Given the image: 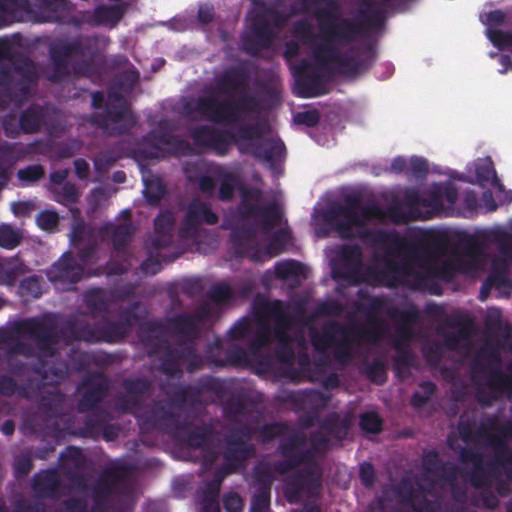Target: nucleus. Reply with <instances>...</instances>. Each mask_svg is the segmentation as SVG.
Returning a JSON list of instances; mask_svg holds the SVG:
<instances>
[{
    "label": "nucleus",
    "mask_w": 512,
    "mask_h": 512,
    "mask_svg": "<svg viewBox=\"0 0 512 512\" xmlns=\"http://www.w3.org/2000/svg\"><path fill=\"white\" fill-rule=\"evenodd\" d=\"M365 298L368 300V303L357 307L358 310L366 314V325L362 327L364 330H377L379 341H381L388 333V326L377 313L385 308L386 301L382 297L376 296H366Z\"/></svg>",
    "instance_id": "obj_40"
},
{
    "label": "nucleus",
    "mask_w": 512,
    "mask_h": 512,
    "mask_svg": "<svg viewBox=\"0 0 512 512\" xmlns=\"http://www.w3.org/2000/svg\"><path fill=\"white\" fill-rule=\"evenodd\" d=\"M352 417L348 414L340 415L337 412H331L319 421V428L329 435L330 440H335L337 443L342 442L347 438L351 427Z\"/></svg>",
    "instance_id": "obj_39"
},
{
    "label": "nucleus",
    "mask_w": 512,
    "mask_h": 512,
    "mask_svg": "<svg viewBox=\"0 0 512 512\" xmlns=\"http://www.w3.org/2000/svg\"><path fill=\"white\" fill-rule=\"evenodd\" d=\"M60 340L70 345L77 341L87 343H117L127 337L118 321L105 320L102 324L78 325L76 319H68L60 331Z\"/></svg>",
    "instance_id": "obj_12"
},
{
    "label": "nucleus",
    "mask_w": 512,
    "mask_h": 512,
    "mask_svg": "<svg viewBox=\"0 0 512 512\" xmlns=\"http://www.w3.org/2000/svg\"><path fill=\"white\" fill-rule=\"evenodd\" d=\"M250 78L251 65L248 62L229 66L215 76V90L219 94L237 96V98L251 95L249 93Z\"/></svg>",
    "instance_id": "obj_19"
},
{
    "label": "nucleus",
    "mask_w": 512,
    "mask_h": 512,
    "mask_svg": "<svg viewBox=\"0 0 512 512\" xmlns=\"http://www.w3.org/2000/svg\"><path fill=\"white\" fill-rule=\"evenodd\" d=\"M137 337L150 359L160 358L159 369L168 377L182 375L181 363L186 364L189 373L201 369L204 364L193 341L179 342L176 347L170 345L162 319L141 322Z\"/></svg>",
    "instance_id": "obj_4"
},
{
    "label": "nucleus",
    "mask_w": 512,
    "mask_h": 512,
    "mask_svg": "<svg viewBox=\"0 0 512 512\" xmlns=\"http://www.w3.org/2000/svg\"><path fill=\"white\" fill-rule=\"evenodd\" d=\"M62 482L54 468L43 470L33 476L31 488L39 498L57 500L60 497Z\"/></svg>",
    "instance_id": "obj_36"
},
{
    "label": "nucleus",
    "mask_w": 512,
    "mask_h": 512,
    "mask_svg": "<svg viewBox=\"0 0 512 512\" xmlns=\"http://www.w3.org/2000/svg\"><path fill=\"white\" fill-rule=\"evenodd\" d=\"M104 234L110 235L114 254L107 263L109 275H123L131 266V252L128 246L135 234L136 228L131 222L115 224L106 223L102 227Z\"/></svg>",
    "instance_id": "obj_15"
},
{
    "label": "nucleus",
    "mask_w": 512,
    "mask_h": 512,
    "mask_svg": "<svg viewBox=\"0 0 512 512\" xmlns=\"http://www.w3.org/2000/svg\"><path fill=\"white\" fill-rule=\"evenodd\" d=\"M123 393L116 399L117 409L136 414L141 410L144 398L151 390V383L144 377L125 378L121 382Z\"/></svg>",
    "instance_id": "obj_26"
},
{
    "label": "nucleus",
    "mask_w": 512,
    "mask_h": 512,
    "mask_svg": "<svg viewBox=\"0 0 512 512\" xmlns=\"http://www.w3.org/2000/svg\"><path fill=\"white\" fill-rule=\"evenodd\" d=\"M484 470L490 477L491 485L493 481L501 477L502 471H504L508 479H512V451H508L505 454L494 455L492 459L485 463Z\"/></svg>",
    "instance_id": "obj_47"
},
{
    "label": "nucleus",
    "mask_w": 512,
    "mask_h": 512,
    "mask_svg": "<svg viewBox=\"0 0 512 512\" xmlns=\"http://www.w3.org/2000/svg\"><path fill=\"white\" fill-rule=\"evenodd\" d=\"M124 16V8L122 5H101L95 8L94 18L99 23H117Z\"/></svg>",
    "instance_id": "obj_54"
},
{
    "label": "nucleus",
    "mask_w": 512,
    "mask_h": 512,
    "mask_svg": "<svg viewBox=\"0 0 512 512\" xmlns=\"http://www.w3.org/2000/svg\"><path fill=\"white\" fill-rule=\"evenodd\" d=\"M20 126L23 134H38L42 130L52 133L57 126V113L48 105L30 104L20 114Z\"/></svg>",
    "instance_id": "obj_24"
},
{
    "label": "nucleus",
    "mask_w": 512,
    "mask_h": 512,
    "mask_svg": "<svg viewBox=\"0 0 512 512\" xmlns=\"http://www.w3.org/2000/svg\"><path fill=\"white\" fill-rule=\"evenodd\" d=\"M57 328L58 315L52 312L22 319L12 329H0V346L6 351L17 335H23L34 342L40 356L51 358L57 354L60 343Z\"/></svg>",
    "instance_id": "obj_9"
},
{
    "label": "nucleus",
    "mask_w": 512,
    "mask_h": 512,
    "mask_svg": "<svg viewBox=\"0 0 512 512\" xmlns=\"http://www.w3.org/2000/svg\"><path fill=\"white\" fill-rule=\"evenodd\" d=\"M458 198V190L454 184L450 182L439 183L434 185L429 192L422 196L418 193V220H426L431 215H424L423 207L431 209V214H439L447 208H452Z\"/></svg>",
    "instance_id": "obj_25"
},
{
    "label": "nucleus",
    "mask_w": 512,
    "mask_h": 512,
    "mask_svg": "<svg viewBox=\"0 0 512 512\" xmlns=\"http://www.w3.org/2000/svg\"><path fill=\"white\" fill-rule=\"evenodd\" d=\"M459 459L463 463L471 462L473 464V470L470 474L469 481L475 488H490L491 480L484 470L483 455L469 447L459 448Z\"/></svg>",
    "instance_id": "obj_38"
},
{
    "label": "nucleus",
    "mask_w": 512,
    "mask_h": 512,
    "mask_svg": "<svg viewBox=\"0 0 512 512\" xmlns=\"http://www.w3.org/2000/svg\"><path fill=\"white\" fill-rule=\"evenodd\" d=\"M341 261V267L333 271L334 278H340L352 284H358L362 281L382 286L370 280L367 273L365 278L360 277V272L363 264V252L357 244H344L340 247L338 252ZM383 264L379 268H382ZM369 267L367 270H369ZM368 272V271H366Z\"/></svg>",
    "instance_id": "obj_23"
},
{
    "label": "nucleus",
    "mask_w": 512,
    "mask_h": 512,
    "mask_svg": "<svg viewBox=\"0 0 512 512\" xmlns=\"http://www.w3.org/2000/svg\"><path fill=\"white\" fill-rule=\"evenodd\" d=\"M220 180L218 199L222 202H231L234 198L235 190L238 185V180L232 172L221 171L217 173Z\"/></svg>",
    "instance_id": "obj_51"
},
{
    "label": "nucleus",
    "mask_w": 512,
    "mask_h": 512,
    "mask_svg": "<svg viewBox=\"0 0 512 512\" xmlns=\"http://www.w3.org/2000/svg\"><path fill=\"white\" fill-rule=\"evenodd\" d=\"M59 460L69 468L66 463L73 466V471H81L86 466V457L81 448L75 446H68L65 451L60 454Z\"/></svg>",
    "instance_id": "obj_59"
},
{
    "label": "nucleus",
    "mask_w": 512,
    "mask_h": 512,
    "mask_svg": "<svg viewBox=\"0 0 512 512\" xmlns=\"http://www.w3.org/2000/svg\"><path fill=\"white\" fill-rule=\"evenodd\" d=\"M479 20L486 27L484 34L493 45L491 34L493 32L504 31L503 29H500V27L505 24L512 25V5L507 7L505 10L495 9L481 13Z\"/></svg>",
    "instance_id": "obj_46"
},
{
    "label": "nucleus",
    "mask_w": 512,
    "mask_h": 512,
    "mask_svg": "<svg viewBox=\"0 0 512 512\" xmlns=\"http://www.w3.org/2000/svg\"><path fill=\"white\" fill-rule=\"evenodd\" d=\"M70 14L68 0H39L37 20L43 23H63Z\"/></svg>",
    "instance_id": "obj_42"
},
{
    "label": "nucleus",
    "mask_w": 512,
    "mask_h": 512,
    "mask_svg": "<svg viewBox=\"0 0 512 512\" xmlns=\"http://www.w3.org/2000/svg\"><path fill=\"white\" fill-rule=\"evenodd\" d=\"M263 133V125L259 122L241 125L238 128L237 133L234 134L237 139V142L234 143L239 144V148L241 146L250 148V143H259L261 141L260 139L262 138Z\"/></svg>",
    "instance_id": "obj_49"
},
{
    "label": "nucleus",
    "mask_w": 512,
    "mask_h": 512,
    "mask_svg": "<svg viewBox=\"0 0 512 512\" xmlns=\"http://www.w3.org/2000/svg\"><path fill=\"white\" fill-rule=\"evenodd\" d=\"M255 480L260 485L251 499V512H266L270 507L271 477L267 470L257 469Z\"/></svg>",
    "instance_id": "obj_43"
},
{
    "label": "nucleus",
    "mask_w": 512,
    "mask_h": 512,
    "mask_svg": "<svg viewBox=\"0 0 512 512\" xmlns=\"http://www.w3.org/2000/svg\"><path fill=\"white\" fill-rule=\"evenodd\" d=\"M275 275L278 279L305 277L304 265L296 260H286L275 264Z\"/></svg>",
    "instance_id": "obj_52"
},
{
    "label": "nucleus",
    "mask_w": 512,
    "mask_h": 512,
    "mask_svg": "<svg viewBox=\"0 0 512 512\" xmlns=\"http://www.w3.org/2000/svg\"><path fill=\"white\" fill-rule=\"evenodd\" d=\"M166 334L181 336L185 339L195 338L199 333V328L196 326L195 319L192 314L187 312L179 313L164 321Z\"/></svg>",
    "instance_id": "obj_45"
},
{
    "label": "nucleus",
    "mask_w": 512,
    "mask_h": 512,
    "mask_svg": "<svg viewBox=\"0 0 512 512\" xmlns=\"http://www.w3.org/2000/svg\"><path fill=\"white\" fill-rule=\"evenodd\" d=\"M161 145L169 146L174 154L190 156L194 149L191 143L170 132L150 131L142 137V150L148 159H160L163 157Z\"/></svg>",
    "instance_id": "obj_21"
},
{
    "label": "nucleus",
    "mask_w": 512,
    "mask_h": 512,
    "mask_svg": "<svg viewBox=\"0 0 512 512\" xmlns=\"http://www.w3.org/2000/svg\"><path fill=\"white\" fill-rule=\"evenodd\" d=\"M84 273V268L77 262L71 252H65L48 270L47 276L55 285L64 288L78 283Z\"/></svg>",
    "instance_id": "obj_30"
},
{
    "label": "nucleus",
    "mask_w": 512,
    "mask_h": 512,
    "mask_svg": "<svg viewBox=\"0 0 512 512\" xmlns=\"http://www.w3.org/2000/svg\"><path fill=\"white\" fill-rule=\"evenodd\" d=\"M260 102L255 95H244L236 100L226 98L218 99L214 95H201L193 102H187L183 105L186 115L197 113L202 119L212 123H235L241 115L257 111Z\"/></svg>",
    "instance_id": "obj_10"
},
{
    "label": "nucleus",
    "mask_w": 512,
    "mask_h": 512,
    "mask_svg": "<svg viewBox=\"0 0 512 512\" xmlns=\"http://www.w3.org/2000/svg\"><path fill=\"white\" fill-rule=\"evenodd\" d=\"M97 35H77L73 38H59L48 47L52 72L49 79L58 83L74 74L90 77L94 71L93 60L98 47Z\"/></svg>",
    "instance_id": "obj_7"
},
{
    "label": "nucleus",
    "mask_w": 512,
    "mask_h": 512,
    "mask_svg": "<svg viewBox=\"0 0 512 512\" xmlns=\"http://www.w3.org/2000/svg\"><path fill=\"white\" fill-rule=\"evenodd\" d=\"M74 368L78 372L85 371L90 363L95 365H108L111 363V358L108 354L91 355L87 352H81L72 358Z\"/></svg>",
    "instance_id": "obj_57"
},
{
    "label": "nucleus",
    "mask_w": 512,
    "mask_h": 512,
    "mask_svg": "<svg viewBox=\"0 0 512 512\" xmlns=\"http://www.w3.org/2000/svg\"><path fill=\"white\" fill-rule=\"evenodd\" d=\"M365 374L369 380L377 385H382L387 380V366L384 361L379 358L374 359L365 367Z\"/></svg>",
    "instance_id": "obj_62"
},
{
    "label": "nucleus",
    "mask_w": 512,
    "mask_h": 512,
    "mask_svg": "<svg viewBox=\"0 0 512 512\" xmlns=\"http://www.w3.org/2000/svg\"><path fill=\"white\" fill-rule=\"evenodd\" d=\"M50 147V143L43 139H36L26 145L18 142H1L0 141V161L12 162L24 158L27 155L43 153L46 148Z\"/></svg>",
    "instance_id": "obj_37"
},
{
    "label": "nucleus",
    "mask_w": 512,
    "mask_h": 512,
    "mask_svg": "<svg viewBox=\"0 0 512 512\" xmlns=\"http://www.w3.org/2000/svg\"><path fill=\"white\" fill-rule=\"evenodd\" d=\"M426 236V231L418 227V247ZM484 257V245L474 235L459 237L457 244L446 258L435 259L429 266L427 274L420 270V249L418 248V291L428 288L430 293L439 295L440 286L436 280L449 283L459 273L476 271Z\"/></svg>",
    "instance_id": "obj_5"
},
{
    "label": "nucleus",
    "mask_w": 512,
    "mask_h": 512,
    "mask_svg": "<svg viewBox=\"0 0 512 512\" xmlns=\"http://www.w3.org/2000/svg\"><path fill=\"white\" fill-rule=\"evenodd\" d=\"M262 191L258 188H242L237 215L242 221L257 218L255 223H236L229 234L230 247L236 257L260 259L262 248L258 239V226L264 233L272 231L281 221L282 213L279 205L269 202L264 206L259 203Z\"/></svg>",
    "instance_id": "obj_3"
},
{
    "label": "nucleus",
    "mask_w": 512,
    "mask_h": 512,
    "mask_svg": "<svg viewBox=\"0 0 512 512\" xmlns=\"http://www.w3.org/2000/svg\"><path fill=\"white\" fill-rule=\"evenodd\" d=\"M20 295L24 298L37 299L42 295L40 278L36 275L24 278L19 285Z\"/></svg>",
    "instance_id": "obj_63"
},
{
    "label": "nucleus",
    "mask_w": 512,
    "mask_h": 512,
    "mask_svg": "<svg viewBox=\"0 0 512 512\" xmlns=\"http://www.w3.org/2000/svg\"><path fill=\"white\" fill-rule=\"evenodd\" d=\"M218 222L219 217L212 210L211 205L198 198H194L186 207L178 229V235L183 239H192L197 236L202 224L216 225Z\"/></svg>",
    "instance_id": "obj_20"
},
{
    "label": "nucleus",
    "mask_w": 512,
    "mask_h": 512,
    "mask_svg": "<svg viewBox=\"0 0 512 512\" xmlns=\"http://www.w3.org/2000/svg\"><path fill=\"white\" fill-rule=\"evenodd\" d=\"M105 414L104 411H97L88 415L84 420L81 435L93 439L98 438L104 424Z\"/></svg>",
    "instance_id": "obj_55"
},
{
    "label": "nucleus",
    "mask_w": 512,
    "mask_h": 512,
    "mask_svg": "<svg viewBox=\"0 0 512 512\" xmlns=\"http://www.w3.org/2000/svg\"><path fill=\"white\" fill-rule=\"evenodd\" d=\"M348 332V327L337 322L332 321L326 323L318 331L315 328L309 330V339L312 347L317 353L325 354L331 347H333L340 334Z\"/></svg>",
    "instance_id": "obj_35"
},
{
    "label": "nucleus",
    "mask_w": 512,
    "mask_h": 512,
    "mask_svg": "<svg viewBox=\"0 0 512 512\" xmlns=\"http://www.w3.org/2000/svg\"><path fill=\"white\" fill-rule=\"evenodd\" d=\"M111 382L102 371H88L79 382L77 390L81 393L77 402L79 413L97 411L102 401L109 395Z\"/></svg>",
    "instance_id": "obj_18"
},
{
    "label": "nucleus",
    "mask_w": 512,
    "mask_h": 512,
    "mask_svg": "<svg viewBox=\"0 0 512 512\" xmlns=\"http://www.w3.org/2000/svg\"><path fill=\"white\" fill-rule=\"evenodd\" d=\"M262 310L265 316L274 321L273 329H271V335L273 334L274 338L278 342L292 340L289 330L293 320L284 307L283 302L280 300L266 302L263 305Z\"/></svg>",
    "instance_id": "obj_34"
},
{
    "label": "nucleus",
    "mask_w": 512,
    "mask_h": 512,
    "mask_svg": "<svg viewBox=\"0 0 512 512\" xmlns=\"http://www.w3.org/2000/svg\"><path fill=\"white\" fill-rule=\"evenodd\" d=\"M286 400L296 406L298 409L310 407L313 411H320L327 407L330 396L318 390H306L302 392H291Z\"/></svg>",
    "instance_id": "obj_44"
},
{
    "label": "nucleus",
    "mask_w": 512,
    "mask_h": 512,
    "mask_svg": "<svg viewBox=\"0 0 512 512\" xmlns=\"http://www.w3.org/2000/svg\"><path fill=\"white\" fill-rule=\"evenodd\" d=\"M22 233L10 224H0V247L13 250L22 241Z\"/></svg>",
    "instance_id": "obj_60"
},
{
    "label": "nucleus",
    "mask_w": 512,
    "mask_h": 512,
    "mask_svg": "<svg viewBox=\"0 0 512 512\" xmlns=\"http://www.w3.org/2000/svg\"><path fill=\"white\" fill-rule=\"evenodd\" d=\"M287 16L275 8L264 7L251 19L248 30L241 35L243 51L256 57L269 49L278 32L286 25Z\"/></svg>",
    "instance_id": "obj_11"
},
{
    "label": "nucleus",
    "mask_w": 512,
    "mask_h": 512,
    "mask_svg": "<svg viewBox=\"0 0 512 512\" xmlns=\"http://www.w3.org/2000/svg\"><path fill=\"white\" fill-rule=\"evenodd\" d=\"M108 97L110 101L113 100L120 105L114 107L109 103L103 112L91 114L89 117L90 124L111 136H121L129 133L137 123L135 115L129 109L122 94L109 93Z\"/></svg>",
    "instance_id": "obj_13"
},
{
    "label": "nucleus",
    "mask_w": 512,
    "mask_h": 512,
    "mask_svg": "<svg viewBox=\"0 0 512 512\" xmlns=\"http://www.w3.org/2000/svg\"><path fill=\"white\" fill-rule=\"evenodd\" d=\"M407 200L408 213L400 204H391L384 209L376 203L363 204L359 195L349 194L344 197L343 204L333 202L322 214L324 222L332 225L342 239H353L352 229L358 228L361 239L388 243L380 258L382 268H370L367 272L370 280L388 288L398 287L408 276L416 277V232L411 228L406 241L384 230L368 228L367 221L388 219L395 224H404L416 220V188L409 190Z\"/></svg>",
    "instance_id": "obj_1"
},
{
    "label": "nucleus",
    "mask_w": 512,
    "mask_h": 512,
    "mask_svg": "<svg viewBox=\"0 0 512 512\" xmlns=\"http://www.w3.org/2000/svg\"><path fill=\"white\" fill-rule=\"evenodd\" d=\"M271 341V327L259 318L257 320V330L255 335L248 344V351L252 356H255L263 348L269 346Z\"/></svg>",
    "instance_id": "obj_50"
},
{
    "label": "nucleus",
    "mask_w": 512,
    "mask_h": 512,
    "mask_svg": "<svg viewBox=\"0 0 512 512\" xmlns=\"http://www.w3.org/2000/svg\"><path fill=\"white\" fill-rule=\"evenodd\" d=\"M85 304L93 317L106 314L108 305L102 289H91L85 294Z\"/></svg>",
    "instance_id": "obj_53"
},
{
    "label": "nucleus",
    "mask_w": 512,
    "mask_h": 512,
    "mask_svg": "<svg viewBox=\"0 0 512 512\" xmlns=\"http://www.w3.org/2000/svg\"><path fill=\"white\" fill-rule=\"evenodd\" d=\"M306 443L307 436L304 433L291 435L279 444L278 449L283 460L274 464V470L281 475L295 470L302 464L306 465L293 474L287 482V491L294 496H298L301 492L310 493L321 486V470L317 460L324 455L318 450H313L310 445L302 449Z\"/></svg>",
    "instance_id": "obj_6"
},
{
    "label": "nucleus",
    "mask_w": 512,
    "mask_h": 512,
    "mask_svg": "<svg viewBox=\"0 0 512 512\" xmlns=\"http://www.w3.org/2000/svg\"><path fill=\"white\" fill-rule=\"evenodd\" d=\"M192 139V148L195 154L212 151L217 156H225L229 153L233 142H237L234 133L222 130L212 125H199L189 132Z\"/></svg>",
    "instance_id": "obj_17"
},
{
    "label": "nucleus",
    "mask_w": 512,
    "mask_h": 512,
    "mask_svg": "<svg viewBox=\"0 0 512 512\" xmlns=\"http://www.w3.org/2000/svg\"><path fill=\"white\" fill-rule=\"evenodd\" d=\"M166 193L165 185L155 179L145 183L144 197L149 205H158Z\"/></svg>",
    "instance_id": "obj_64"
},
{
    "label": "nucleus",
    "mask_w": 512,
    "mask_h": 512,
    "mask_svg": "<svg viewBox=\"0 0 512 512\" xmlns=\"http://www.w3.org/2000/svg\"><path fill=\"white\" fill-rule=\"evenodd\" d=\"M416 333L412 327L406 323H400L396 326L393 337L392 345L396 350L407 349L409 342L415 337Z\"/></svg>",
    "instance_id": "obj_61"
},
{
    "label": "nucleus",
    "mask_w": 512,
    "mask_h": 512,
    "mask_svg": "<svg viewBox=\"0 0 512 512\" xmlns=\"http://www.w3.org/2000/svg\"><path fill=\"white\" fill-rule=\"evenodd\" d=\"M175 218L170 210L161 211L154 219V235L150 243L156 250L168 247L172 242Z\"/></svg>",
    "instance_id": "obj_41"
},
{
    "label": "nucleus",
    "mask_w": 512,
    "mask_h": 512,
    "mask_svg": "<svg viewBox=\"0 0 512 512\" xmlns=\"http://www.w3.org/2000/svg\"><path fill=\"white\" fill-rule=\"evenodd\" d=\"M130 465L126 463L106 467L92 486L94 507L105 510L110 496L122 493L128 487Z\"/></svg>",
    "instance_id": "obj_16"
},
{
    "label": "nucleus",
    "mask_w": 512,
    "mask_h": 512,
    "mask_svg": "<svg viewBox=\"0 0 512 512\" xmlns=\"http://www.w3.org/2000/svg\"><path fill=\"white\" fill-rule=\"evenodd\" d=\"M366 341L368 343L379 342V333L377 330H364L361 325H351L348 332L340 334L334 343V358L340 363H347L353 355L352 344L354 342Z\"/></svg>",
    "instance_id": "obj_29"
},
{
    "label": "nucleus",
    "mask_w": 512,
    "mask_h": 512,
    "mask_svg": "<svg viewBox=\"0 0 512 512\" xmlns=\"http://www.w3.org/2000/svg\"><path fill=\"white\" fill-rule=\"evenodd\" d=\"M224 442L225 447L222 453L223 460L238 471H240L246 461L255 454L254 445L236 437L235 434L226 435Z\"/></svg>",
    "instance_id": "obj_33"
},
{
    "label": "nucleus",
    "mask_w": 512,
    "mask_h": 512,
    "mask_svg": "<svg viewBox=\"0 0 512 512\" xmlns=\"http://www.w3.org/2000/svg\"><path fill=\"white\" fill-rule=\"evenodd\" d=\"M359 427L367 434H379L383 430V420L375 411H366L359 416Z\"/></svg>",
    "instance_id": "obj_58"
},
{
    "label": "nucleus",
    "mask_w": 512,
    "mask_h": 512,
    "mask_svg": "<svg viewBox=\"0 0 512 512\" xmlns=\"http://www.w3.org/2000/svg\"><path fill=\"white\" fill-rule=\"evenodd\" d=\"M250 354L240 346H231L223 350L220 340H216L213 344L208 346L205 355V361L209 367L223 368L227 366L233 367H247L250 365Z\"/></svg>",
    "instance_id": "obj_27"
},
{
    "label": "nucleus",
    "mask_w": 512,
    "mask_h": 512,
    "mask_svg": "<svg viewBox=\"0 0 512 512\" xmlns=\"http://www.w3.org/2000/svg\"><path fill=\"white\" fill-rule=\"evenodd\" d=\"M249 147L241 146L240 152L252 154L255 159L268 163L270 168H274L285 158L286 147L283 141L277 138H265L259 143H250Z\"/></svg>",
    "instance_id": "obj_31"
},
{
    "label": "nucleus",
    "mask_w": 512,
    "mask_h": 512,
    "mask_svg": "<svg viewBox=\"0 0 512 512\" xmlns=\"http://www.w3.org/2000/svg\"><path fill=\"white\" fill-rule=\"evenodd\" d=\"M502 344L497 343L496 346H483L475 356L472 363L473 380L479 373H489L486 386L492 394V398L497 399L505 393V386L509 382V375L500 370L502 356L500 348Z\"/></svg>",
    "instance_id": "obj_14"
},
{
    "label": "nucleus",
    "mask_w": 512,
    "mask_h": 512,
    "mask_svg": "<svg viewBox=\"0 0 512 512\" xmlns=\"http://www.w3.org/2000/svg\"><path fill=\"white\" fill-rule=\"evenodd\" d=\"M338 0H327V6L315 11L319 27V35L313 33L311 24L307 20L296 21L292 28L293 36L303 44L312 47L313 56L322 68L328 69L329 63L337 65V71L346 76H357L368 70L375 53L366 49L364 57L341 55L339 45L352 43L359 36L364 35L371 28H379L384 23V12L381 9L361 8L358 18L352 20L340 16Z\"/></svg>",
    "instance_id": "obj_2"
},
{
    "label": "nucleus",
    "mask_w": 512,
    "mask_h": 512,
    "mask_svg": "<svg viewBox=\"0 0 512 512\" xmlns=\"http://www.w3.org/2000/svg\"><path fill=\"white\" fill-rule=\"evenodd\" d=\"M223 390L224 386L220 379L212 376L202 377L196 385H187L176 391L170 401L175 408L182 410L188 403H198L204 392L221 395Z\"/></svg>",
    "instance_id": "obj_28"
},
{
    "label": "nucleus",
    "mask_w": 512,
    "mask_h": 512,
    "mask_svg": "<svg viewBox=\"0 0 512 512\" xmlns=\"http://www.w3.org/2000/svg\"><path fill=\"white\" fill-rule=\"evenodd\" d=\"M446 326L456 328L457 331H444L438 329V335L442 337V345L448 351H456L463 340H468L473 333V320L465 315L451 317L446 321Z\"/></svg>",
    "instance_id": "obj_32"
},
{
    "label": "nucleus",
    "mask_w": 512,
    "mask_h": 512,
    "mask_svg": "<svg viewBox=\"0 0 512 512\" xmlns=\"http://www.w3.org/2000/svg\"><path fill=\"white\" fill-rule=\"evenodd\" d=\"M290 69L295 82V94L298 97L314 98L326 94L320 72L308 60L301 59Z\"/></svg>",
    "instance_id": "obj_22"
},
{
    "label": "nucleus",
    "mask_w": 512,
    "mask_h": 512,
    "mask_svg": "<svg viewBox=\"0 0 512 512\" xmlns=\"http://www.w3.org/2000/svg\"><path fill=\"white\" fill-rule=\"evenodd\" d=\"M143 425L150 429H159L175 438H182L185 435V444L194 449L209 448L217 434L211 423H203L192 428L188 417L182 418L171 406L161 401L154 403Z\"/></svg>",
    "instance_id": "obj_8"
},
{
    "label": "nucleus",
    "mask_w": 512,
    "mask_h": 512,
    "mask_svg": "<svg viewBox=\"0 0 512 512\" xmlns=\"http://www.w3.org/2000/svg\"><path fill=\"white\" fill-rule=\"evenodd\" d=\"M54 200L66 207L78 202L80 193L77 186L72 182H65L60 189H55Z\"/></svg>",
    "instance_id": "obj_56"
},
{
    "label": "nucleus",
    "mask_w": 512,
    "mask_h": 512,
    "mask_svg": "<svg viewBox=\"0 0 512 512\" xmlns=\"http://www.w3.org/2000/svg\"><path fill=\"white\" fill-rule=\"evenodd\" d=\"M491 427L497 430L498 434L490 433L485 426L481 425L476 430L477 438L483 439L485 443L493 449L494 455L505 454L508 451H512V449L507 446L506 439L508 437L501 433L498 429L499 426H495V419H492Z\"/></svg>",
    "instance_id": "obj_48"
}]
</instances>
